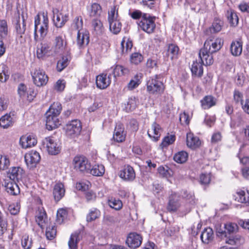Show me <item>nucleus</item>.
<instances>
[{"instance_id":"obj_1","label":"nucleus","mask_w":249,"mask_h":249,"mask_svg":"<svg viewBox=\"0 0 249 249\" xmlns=\"http://www.w3.org/2000/svg\"><path fill=\"white\" fill-rule=\"evenodd\" d=\"M223 45L221 38L210 37L204 42V46L199 53V56L204 65H211L213 62V54L218 52Z\"/></svg>"},{"instance_id":"obj_55","label":"nucleus","mask_w":249,"mask_h":249,"mask_svg":"<svg viewBox=\"0 0 249 249\" xmlns=\"http://www.w3.org/2000/svg\"><path fill=\"white\" fill-rule=\"evenodd\" d=\"M143 56L139 53H134L130 56L131 63L138 65L143 60Z\"/></svg>"},{"instance_id":"obj_24","label":"nucleus","mask_w":249,"mask_h":249,"mask_svg":"<svg viewBox=\"0 0 249 249\" xmlns=\"http://www.w3.org/2000/svg\"><path fill=\"white\" fill-rule=\"evenodd\" d=\"M36 143L37 140L33 136H23L20 139V144L23 148L31 147Z\"/></svg>"},{"instance_id":"obj_49","label":"nucleus","mask_w":249,"mask_h":249,"mask_svg":"<svg viewBox=\"0 0 249 249\" xmlns=\"http://www.w3.org/2000/svg\"><path fill=\"white\" fill-rule=\"evenodd\" d=\"M125 39L124 37L121 42L122 53L123 54L127 53L128 51H130L133 46L131 41L128 39L125 40Z\"/></svg>"},{"instance_id":"obj_27","label":"nucleus","mask_w":249,"mask_h":249,"mask_svg":"<svg viewBox=\"0 0 249 249\" xmlns=\"http://www.w3.org/2000/svg\"><path fill=\"white\" fill-rule=\"evenodd\" d=\"M160 129L159 124L154 123L152 124L151 129L148 130L147 134L148 136L154 141H158L160 135Z\"/></svg>"},{"instance_id":"obj_12","label":"nucleus","mask_w":249,"mask_h":249,"mask_svg":"<svg viewBox=\"0 0 249 249\" xmlns=\"http://www.w3.org/2000/svg\"><path fill=\"white\" fill-rule=\"evenodd\" d=\"M110 73L107 70L96 76V84L98 88L104 89L110 85L112 78Z\"/></svg>"},{"instance_id":"obj_41","label":"nucleus","mask_w":249,"mask_h":249,"mask_svg":"<svg viewBox=\"0 0 249 249\" xmlns=\"http://www.w3.org/2000/svg\"><path fill=\"white\" fill-rule=\"evenodd\" d=\"M66 46V42H64L61 36H58L55 38V52L59 53L62 52Z\"/></svg>"},{"instance_id":"obj_7","label":"nucleus","mask_w":249,"mask_h":249,"mask_svg":"<svg viewBox=\"0 0 249 249\" xmlns=\"http://www.w3.org/2000/svg\"><path fill=\"white\" fill-rule=\"evenodd\" d=\"M74 168L78 171L89 173V168H91L90 163L88 159L82 155L75 156L72 160Z\"/></svg>"},{"instance_id":"obj_58","label":"nucleus","mask_w":249,"mask_h":249,"mask_svg":"<svg viewBox=\"0 0 249 249\" xmlns=\"http://www.w3.org/2000/svg\"><path fill=\"white\" fill-rule=\"evenodd\" d=\"M8 32L7 22L5 20H0V36L4 37L7 35Z\"/></svg>"},{"instance_id":"obj_53","label":"nucleus","mask_w":249,"mask_h":249,"mask_svg":"<svg viewBox=\"0 0 249 249\" xmlns=\"http://www.w3.org/2000/svg\"><path fill=\"white\" fill-rule=\"evenodd\" d=\"M141 76L139 74H136L134 78V79H132L129 82L127 85L128 89L130 90H132L137 88L140 84L141 82L140 80Z\"/></svg>"},{"instance_id":"obj_9","label":"nucleus","mask_w":249,"mask_h":249,"mask_svg":"<svg viewBox=\"0 0 249 249\" xmlns=\"http://www.w3.org/2000/svg\"><path fill=\"white\" fill-rule=\"evenodd\" d=\"M42 144L43 148L48 153L52 155H55L60 152V145L53 137H48L42 140Z\"/></svg>"},{"instance_id":"obj_35","label":"nucleus","mask_w":249,"mask_h":249,"mask_svg":"<svg viewBox=\"0 0 249 249\" xmlns=\"http://www.w3.org/2000/svg\"><path fill=\"white\" fill-rule=\"evenodd\" d=\"M102 12V7L100 4L94 3L89 10V15L90 18H99Z\"/></svg>"},{"instance_id":"obj_2","label":"nucleus","mask_w":249,"mask_h":249,"mask_svg":"<svg viewBox=\"0 0 249 249\" xmlns=\"http://www.w3.org/2000/svg\"><path fill=\"white\" fill-rule=\"evenodd\" d=\"M160 75H155L151 77L146 82V90L150 94L161 95L165 89V86L160 80Z\"/></svg>"},{"instance_id":"obj_57","label":"nucleus","mask_w":249,"mask_h":249,"mask_svg":"<svg viewBox=\"0 0 249 249\" xmlns=\"http://www.w3.org/2000/svg\"><path fill=\"white\" fill-rule=\"evenodd\" d=\"M176 140V136L174 135H170L164 137L161 146L162 147H165L170 144H172Z\"/></svg>"},{"instance_id":"obj_4","label":"nucleus","mask_w":249,"mask_h":249,"mask_svg":"<svg viewBox=\"0 0 249 249\" xmlns=\"http://www.w3.org/2000/svg\"><path fill=\"white\" fill-rule=\"evenodd\" d=\"M107 20L110 32L115 35L120 33L122 28V24L118 19V10L116 9V6L111 7L108 11Z\"/></svg>"},{"instance_id":"obj_54","label":"nucleus","mask_w":249,"mask_h":249,"mask_svg":"<svg viewBox=\"0 0 249 249\" xmlns=\"http://www.w3.org/2000/svg\"><path fill=\"white\" fill-rule=\"evenodd\" d=\"M67 212L65 209H60L57 211L56 214V222L58 224H61L66 218Z\"/></svg>"},{"instance_id":"obj_56","label":"nucleus","mask_w":249,"mask_h":249,"mask_svg":"<svg viewBox=\"0 0 249 249\" xmlns=\"http://www.w3.org/2000/svg\"><path fill=\"white\" fill-rule=\"evenodd\" d=\"M69 64V60L67 57L63 56L59 60L57 64V70L58 71H61Z\"/></svg>"},{"instance_id":"obj_64","label":"nucleus","mask_w":249,"mask_h":249,"mask_svg":"<svg viewBox=\"0 0 249 249\" xmlns=\"http://www.w3.org/2000/svg\"><path fill=\"white\" fill-rule=\"evenodd\" d=\"M18 94L21 98H23L26 96L28 90L26 86L21 83L18 85Z\"/></svg>"},{"instance_id":"obj_26","label":"nucleus","mask_w":249,"mask_h":249,"mask_svg":"<svg viewBox=\"0 0 249 249\" xmlns=\"http://www.w3.org/2000/svg\"><path fill=\"white\" fill-rule=\"evenodd\" d=\"M201 107L203 109H208L214 106L216 99L212 95H206L200 100Z\"/></svg>"},{"instance_id":"obj_3","label":"nucleus","mask_w":249,"mask_h":249,"mask_svg":"<svg viewBox=\"0 0 249 249\" xmlns=\"http://www.w3.org/2000/svg\"><path fill=\"white\" fill-rule=\"evenodd\" d=\"M217 236L222 239H224L226 244L234 246L238 248L242 245L244 242V238L240 234H232L228 236L225 231H223L221 228L217 229L216 231Z\"/></svg>"},{"instance_id":"obj_39","label":"nucleus","mask_w":249,"mask_h":249,"mask_svg":"<svg viewBox=\"0 0 249 249\" xmlns=\"http://www.w3.org/2000/svg\"><path fill=\"white\" fill-rule=\"evenodd\" d=\"M89 173L94 176H102L105 173V167L103 165H94L92 168H89Z\"/></svg>"},{"instance_id":"obj_16","label":"nucleus","mask_w":249,"mask_h":249,"mask_svg":"<svg viewBox=\"0 0 249 249\" xmlns=\"http://www.w3.org/2000/svg\"><path fill=\"white\" fill-rule=\"evenodd\" d=\"M142 237L136 232L130 233L126 238V244L132 249H136L142 244Z\"/></svg>"},{"instance_id":"obj_19","label":"nucleus","mask_w":249,"mask_h":249,"mask_svg":"<svg viewBox=\"0 0 249 249\" xmlns=\"http://www.w3.org/2000/svg\"><path fill=\"white\" fill-rule=\"evenodd\" d=\"M77 44L80 48L86 46L89 43V32L87 30H80L77 32Z\"/></svg>"},{"instance_id":"obj_11","label":"nucleus","mask_w":249,"mask_h":249,"mask_svg":"<svg viewBox=\"0 0 249 249\" xmlns=\"http://www.w3.org/2000/svg\"><path fill=\"white\" fill-rule=\"evenodd\" d=\"M65 129L68 136L71 138H75L80 134L82 125L79 121L74 120L66 124Z\"/></svg>"},{"instance_id":"obj_32","label":"nucleus","mask_w":249,"mask_h":249,"mask_svg":"<svg viewBox=\"0 0 249 249\" xmlns=\"http://www.w3.org/2000/svg\"><path fill=\"white\" fill-rule=\"evenodd\" d=\"M200 238L203 243L208 244L212 241L213 238V232L212 228H205L202 232Z\"/></svg>"},{"instance_id":"obj_33","label":"nucleus","mask_w":249,"mask_h":249,"mask_svg":"<svg viewBox=\"0 0 249 249\" xmlns=\"http://www.w3.org/2000/svg\"><path fill=\"white\" fill-rule=\"evenodd\" d=\"M15 120L10 114H6L0 118V126L5 129L13 125Z\"/></svg>"},{"instance_id":"obj_51","label":"nucleus","mask_w":249,"mask_h":249,"mask_svg":"<svg viewBox=\"0 0 249 249\" xmlns=\"http://www.w3.org/2000/svg\"><path fill=\"white\" fill-rule=\"evenodd\" d=\"M9 77L6 66L3 64L0 65V81L5 82Z\"/></svg>"},{"instance_id":"obj_20","label":"nucleus","mask_w":249,"mask_h":249,"mask_svg":"<svg viewBox=\"0 0 249 249\" xmlns=\"http://www.w3.org/2000/svg\"><path fill=\"white\" fill-rule=\"evenodd\" d=\"M135 172L133 167L127 165L120 171L119 176L125 181H131L135 178Z\"/></svg>"},{"instance_id":"obj_5","label":"nucleus","mask_w":249,"mask_h":249,"mask_svg":"<svg viewBox=\"0 0 249 249\" xmlns=\"http://www.w3.org/2000/svg\"><path fill=\"white\" fill-rule=\"evenodd\" d=\"M42 22L41 23L40 18L38 15H36L35 18L34 39L36 41L38 40L37 30L39 26V32L41 37L44 38L47 34L49 20L47 14L44 13L42 14Z\"/></svg>"},{"instance_id":"obj_37","label":"nucleus","mask_w":249,"mask_h":249,"mask_svg":"<svg viewBox=\"0 0 249 249\" xmlns=\"http://www.w3.org/2000/svg\"><path fill=\"white\" fill-rule=\"evenodd\" d=\"M202 64L204 65L201 60V62H198L197 61L193 62L191 69L193 75H195L198 77H201L202 76L203 74Z\"/></svg>"},{"instance_id":"obj_42","label":"nucleus","mask_w":249,"mask_h":249,"mask_svg":"<svg viewBox=\"0 0 249 249\" xmlns=\"http://www.w3.org/2000/svg\"><path fill=\"white\" fill-rule=\"evenodd\" d=\"M91 24L92 27L97 35L102 34L104 31V27L102 22L98 18L93 19Z\"/></svg>"},{"instance_id":"obj_63","label":"nucleus","mask_w":249,"mask_h":249,"mask_svg":"<svg viewBox=\"0 0 249 249\" xmlns=\"http://www.w3.org/2000/svg\"><path fill=\"white\" fill-rule=\"evenodd\" d=\"M20 208V204L19 202H17L15 203H13L10 205L8 207V210L12 215L17 214Z\"/></svg>"},{"instance_id":"obj_45","label":"nucleus","mask_w":249,"mask_h":249,"mask_svg":"<svg viewBox=\"0 0 249 249\" xmlns=\"http://www.w3.org/2000/svg\"><path fill=\"white\" fill-rule=\"evenodd\" d=\"M101 215L100 212L96 208H93L89 210L87 215L86 220L88 222L93 221L98 218Z\"/></svg>"},{"instance_id":"obj_17","label":"nucleus","mask_w":249,"mask_h":249,"mask_svg":"<svg viewBox=\"0 0 249 249\" xmlns=\"http://www.w3.org/2000/svg\"><path fill=\"white\" fill-rule=\"evenodd\" d=\"M58 117V115L46 113V125L48 130H53L60 125V121Z\"/></svg>"},{"instance_id":"obj_30","label":"nucleus","mask_w":249,"mask_h":249,"mask_svg":"<svg viewBox=\"0 0 249 249\" xmlns=\"http://www.w3.org/2000/svg\"><path fill=\"white\" fill-rule=\"evenodd\" d=\"M108 70V72H111V75H113L114 78L116 76L126 75L129 73V70L121 65H117L114 69L111 68Z\"/></svg>"},{"instance_id":"obj_60","label":"nucleus","mask_w":249,"mask_h":249,"mask_svg":"<svg viewBox=\"0 0 249 249\" xmlns=\"http://www.w3.org/2000/svg\"><path fill=\"white\" fill-rule=\"evenodd\" d=\"M21 245L24 249H30L32 246V240L29 239L28 235H24L22 236Z\"/></svg>"},{"instance_id":"obj_6","label":"nucleus","mask_w":249,"mask_h":249,"mask_svg":"<svg viewBox=\"0 0 249 249\" xmlns=\"http://www.w3.org/2000/svg\"><path fill=\"white\" fill-rule=\"evenodd\" d=\"M155 19V17H151L145 13L143 14L138 25L144 32L151 34L154 32L156 28Z\"/></svg>"},{"instance_id":"obj_62","label":"nucleus","mask_w":249,"mask_h":249,"mask_svg":"<svg viewBox=\"0 0 249 249\" xmlns=\"http://www.w3.org/2000/svg\"><path fill=\"white\" fill-rule=\"evenodd\" d=\"M108 204L111 208L116 210H120L123 206L122 202L119 199H113L110 200H109Z\"/></svg>"},{"instance_id":"obj_46","label":"nucleus","mask_w":249,"mask_h":249,"mask_svg":"<svg viewBox=\"0 0 249 249\" xmlns=\"http://www.w3.org/2000/svg\"><path fill=\"white\" fill-rule=\"evenodd\" d=\"M62 106L60 103L54 102L50 107L47 112L49 113V114H55L59 116L62 110Z\"/></svg>"},{"instance_id":"obj_28","label":"nucleus","mask_w":249,"mask_h":249,"mask_svg":"<svg viewBox=\"0 0 249 249\" xmlns=\"http://www.w3.org/2000/svg\"><path fill=\"white\" fill-rule=\"evenodd\" d=\"M186 142L187 146L192 149L198 147L201 143L199 138L195 136L192 133L187 134Z\"/></svg>"},{"instance_id":"obj_25","label":"nucleus","mask_w":249,"mask_h":249,"mask_svg":"<svg viewBox=\"0 0 249 249\" xmlns=\"http://www.w3.org/2000/svg\"><path fill=\"white\" fill-rule=\"evenodd\" d=\"M223 25L224 22L222 20L218 18H215L214 19L212 26L205 31V33L206 35H209V33H217L221 30Z\"/></svg>"},{"instance_id":"obj_43","label":"nucleus","mask_w":249,"mask_h":249,"mask_svg":"<svg viewBox=\"0 0 249 249\" xmlns=\"http://www.w3.org/2000/svg\"><path fill=\"white\" fill-rule=\"evenodd\" d=\"M36 221L39 225L43 223L47 217V214L43 208H39L36 213Z\"/></svg>"},{"instance_id":"obj_31","label":"nucleus","mask_w":249,"mask_h":249,"mask_svg":"<svg viewBox=\"0 0 249 249\" xmlns=\"http://www.w3.org/2000/svg\"><path fill=\"white\" fill-rule=\"evenodd\" d=\"M243 42L241 40L232 41L231 45V52L235 56H240L242 52Z\"/></svg>"},{"instance_id":"obj_29","label":"nucleus","mask_w":249,"mask_h":249,"mask_svg":"<svg viewBox=\"0 0 249 249\" xmlns=\"http://www.w3.org/2000/svg\"><path fill=\"white\" fill-rule=\"evenodd\" d=\"M65 193L64 186L62 183H58L54 185L53 194L56 201L60 200L64 196Z\"/></svg>"},{"instance_id":"obj_8","label":"nucleus","mask_w":249,"mask_h":249,"mask_svg":"<svg viewBox=\"0 0 249 249\" xmlns=\"http://www.w3.org/2000/svg\"><path fill=\"white\" fill-rule=\"evenodd\" d=\"M53 22L57 28H61L69 19V13L63 8L60 10L57 8H53Z\"/></svg>"},{"instance_id":"obj_61","label":"nucleus","mask_w":249,"mask_h":249,"mask_svg":"<svg viewBox=\"0 0 249 249\" xmlns=\"http://www.w3.org/2000/svg\"><path fill=\"white\" fill-rule=\"evenodd\" d=\"M127 128L133 132L137 131L139 129L137 121L134 119H130L127 124Z\"/></svg>"},{"instance_id":"obj_40","label":"nucleus","mask_w":249,"mask_h":249,"mask_svg":"<svg viewBox=\"0 0 249 249\" xmlns=\"http://www.w3.org/2000/svg\"><path fill=\"white\" fill-rule=\"evenodd\" d=\"M138 103V100L135 97L129 98L126 104H124V109L126 112L134 110L136 108Z\"/></svg>"},{"instance_id":"obj_22","label":"nucleus","mask_w":249,"mask_h":249,"mask_svg":"<svg viewBox=\"0 0 249 249\" xmlns=\"http://www.w3.org/2000/svg\"><path fill=\"white\" fill-rule=\"evenodd\" d=\"M126 134L124 131V127L121 124L116 125L113 134V138L118 142H122L125 139Z\"/></svg>"},{"instance_id":"obj_14","label":"nucleus","mask_w":249,"mask_h":249,"mask_svg":"<svg viewBox=\"0 0 249 249\" xmlns=\"http://www.w3.org/2000/svg\"><path fill=\"white\" fill-rule=\"evenodd\" d=\"M32 76L35 84L38 87L43 86L48 82V77L43 70L35 69Z\"/></svg>"},{"instance_id":"obj_48","label":"nucleus","mask_w":249,"mask_h":249,"mask_svg":"<svg viewBox=\"0 0 249 249\" xmlns=\"http://www.w3.org/2000/svg\"><path fill=\"white\" fill-rule=\"evenodd\" d=\"M56 235V228L54 225H49L46 228V236L47 239L52 240Z\"/></svg>"},{"instance_id":"obj_59","label":"nucleus","mask_w":249,"mask_h":249,"mask_svg":"<svg viewBox=\"0 0 249 249\" xmlns=\"http://www.w3.org/2000/svg\"><path fill=\"white\" fill-rule=\"evenodd\" d=\"M83 20L81 16L76 17L73 20L72 26L74 28L78 31L85 30L83 29Z\"/></svg>"},{"instance_id":"obj_18","label":"nucleus","mask_w":249,"mask_h":249,"mask_svg":"<svg viewBox=\"0 0 249 249\" xmlns=\"http://www.w3.org/2000/svg\"><path fill=\"white\" fill-rule=\"evenodd\" d=\"M3 185L4 186L6 192L11 195L16 196L20 193L19 188L16 183V181L5 178L4 179Z\"/></svg>"},{"instance_id":"obj_47","label":"nucleus","mask_w":249,"mask_h":249,"mask_svg":"<svg viewBox=\"0 0 249 249\" xmlns=\"http://www.w3.org/2000/svg\"><path fill=\"white\" fill-rule=\"evenodd\" d=\"M227 17L232 25L235 26L238 24L239 20L238 16L233 10L230 9L227 11Z\"/></svg>"},{"instance_id":"obj_52","label":"nucleus","mask_w":249,"mask_h":249,"mask_svg":"<svg viewBox=\"0 0 249 249\" xmlns=\"http://www.w3.org/2000/svg\"><path fill=\"white\" fill-rule=\"evenodd\" d=\"M10 160L7 156L0 155V170H4L8 168Z\"/></svg>"},{"instance_id":"obj_50","label":"nucleus","mask_w":249,"mask_h":249,"mask_svg":"<svg viewBox=\"0 0 249 249\" xmlns=\"http://www.w3.org/2000/svg\"><path fill=\"white\" fill-rule=\"evenodd\" d=\"M224 229L228 236L232 235L234 232L237 231L238 226L235 223H229L224 225Z\"/></svg>"},{"instance_id":"obj_36","label":"nucleus","mask_w":249,"mask_h":249,"mask_svg":"<svg viewBox=\"0 0 249 249\" xmlns=\"http://www.w3.org/2000/svg\"><path fill=\"white\" fill-rule=\"evenodd\" d=\"M81 239L80 232H75L71 234L68 242L69 249H77V244Z\"/></svg>"},{"instance_id":"obj_23","label":"nucleus","mask_w":249,"mask_h":249,"mask_svg":"<svg viewBox=\"0 0 249 249\" xmlns=\"http://www.w3.org/2000/svg\"><path fill=\"white\" fill-rule=\"evenodd\" d=\"M24 173L23 169L20 167H13L10 169L8 173V179L13 181L21 179Z\"/></svg>"},{"instance_id":"obj_15","label":"nucleus","mask_w":249,"mask_h":249,"mask_svg":"<svg viewBox=\"0 0 249 249\" xmlns=\"http://www.w3.org/2000/svg\"><path fill=\"white\" fill-rule=\"evenodd\" d=\"M15 29L18 34V39L21 43L25 42V38L23 37L26 30V23L24 19L22 18L21 20L19 16H18L16 18Z\"/></svg>"},{"instance_id":"obj_10","label":"nucleus","mask_w":249,"mask_h":249,"mask_svg":"<svg viewBox=\"0 0 249 249\" xmlns=\"http://www.w3.org/2000/svg\"><path fill=\"white\" fill-rule=\"evenodd\" d=\"M53 55L51 43L46 40H42L37 45L36 56L39 59H43L46 57Z\"/></svg>"},{"instance_id":"obj_21","label":"nucleus","mask_w":249,"mask_h":249,"mask_svg":"<svg viewBox=\"0 0 249 249\" xmlns=\"http://www.w3.org/2000/svg\"><path fill=\"white\" fill-rule=\"evenodd\" d=\"M178 196L176 194H172L169 199V202L167 206V210L170 213L176 212L180 207Z\"/></svg>"},{"instance_id":"obj_13","label":"nucleus","mask_w":249,"mask_h":249,"mask_svg":"<svg viewBox=\"0 0 249 249\" xmlns=\"http://www.w3.org/2000/svg\"><path fill=\"white\" fill-rule=\"evenodd\" d=\"M24 159L27 166L32 169L35 168L39 162L40 156L37 151L32 150L25 155Z\"/></svg>"},{"instance_id":"obj_38","label":"nucleus","mask_w":249,"mask_h":249,"mask_svg":"<svg viewBox=\"0 0 249 249\" xmlns=\"http://www.w3.org/2000/svg\"><path fill=\"white\" fill-rule=\"evenodd\" d=\"M179 48L175 44H169L167 50V55L171 60L177 59L178 55Z\"/></svg>"},{"instance_id":"obj_34","label":"nucleus","mask_w":249,"mask_h":249,"mask_svg":"<svg viewBox=\"0 0 249 249\" xmlns=\"http://www.w3.org/2000/svg\"><path fill=\"white\" fill-rule=\"evenodd\" d=\"M233 196L236 201L249 205V189L247 190V194L244 191L241 190L236 192Z\"/></svg>"},{"instance_id":"obj_44","label":"nucleus","mask_w":249,"mask_h":249,"mask_svg":"<svg viewBox=\"0 0 249 249\" xmlns=\"http://www.w3.org/2000/svg\"><path fill=\"white\" fill-rule=\"evenodd\" d=\"M188 157V153L184 151L178 152L174 156V160L178 163L185 162Z\"/></svg>"}]
</instances>
